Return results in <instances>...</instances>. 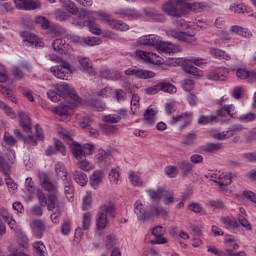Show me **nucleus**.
<instances>
[{
  "label": "nucleus",
  "instance_id": "44",
  "mask_svg": "<svg viewBox=\"0 0 256 256\" xmlns=\"http://www.w3.org/2000/svg\"><path fill=\"white\" fill-rule=\"evenodd\" d=\"M88 105H90V107H93L94 109H96V111H105V107L106 105L104 104L103 101L97 100V99H90L88 101Z\"/></svg>",
  "mask_w": 256,
  "mask_h": 256
},
{
  "label": "nucleus",
  "instance_id": "61",
  "mask_svg": "<svg viewBox=\"0 0 256 256\" xmlns=\"http://www.w3.org/2000/svg\"><path fill=\"white\" fill-rule=\"evenodd\" d=\"M95 146L93 145V143H86L83 145V153H84V157H86V155H92L93 153H95Z\"/></svg>",
  "mask_w": 256,
  "mask_h": 256
},
{
  "label": "nucleus",
  "instance_id": "20",
  "mask_svg": "<svg viewBox=\"0 0 256 256\" xmlns=\"http://www.w3.org/2000/svg\"><path fill=\"white\" fill-rule=\"evenodd\" d=\"M78 63L80 65L81 71L88 73L89 75H95V70H93V66L91 65V62L88 60V58L79 56Z\"/></svg>",
  "mask_w": 256,
  "mask_h": 256
},
{
  "label": "nucleus",
  "instance_id": "30",
  "mask_svg": "<svg viewBox=\"0 0 256 256\" xmlns=\"http://www.w3.org/2000/svg\"><path fill=\"white\" fill-rule=\"evenodd\" d=\"M73 178L75 182L80 185L81 187H85L87 185V182L89 181L87 179V174L83 172H79V170H75L73 173Z\"/></svg>",
  "mask_w": 256,
  "mask_h": 256
},
{
  "label": "nucleus",
  "instance_id": "62",
  "mask_svg": "<svg viewBox=\"0 0 256 256\" xmlns=\"http://www.w3.org/2000/svg\"><path fill=\"white\" fill-rule=\"evenodd\" d=\"M182 87L184 91H193V89L195 88V81L191 79H186L182 81Z\"/></svg>",
  "mask_w": 256,
  "mask_h": 256
},
{
  "label": "nucleus",
  "instance_id": "38",
  "mask_svg": "<svg viewBox=\"0 0 256 256\" xmlns=\"http://www.w3.org/2000/svg\"><path fill=\"white\" fill-rule=\"evenodd\" d=\"M188 210L198 215H207V211H205V209H203L197 202L190 203L188 205Z\"/></svg>",
  "mask_w": 256,
  "mask_h": 256
},
{
  "label": "nucleus",
  "instance_id": "1",
  "mask_svg": "<svg viewBox=\"0 0 256 256\" xmlns=\"http://www.w3.org/2000/svg\"><path fill=\"white\" fill-rule=\"evenodd\" d=\"M54 89L56 91L50 90L47 92L49 99L54 103L59 101L63 103L62 106L55 108V115H57L60 121H71V110L75 109L81 103V97L66 83L54 84Z\"/></svg>",
  "mask_w": 256,
  "mask_h": 256
},
{
  "label": "nucleus",
  "instance_id": "39",
  "mask_svg": "<svg viewBox=\"0 0 256 256\" xmlns=\"http://www.w3.org/2000/svg\"><path fill=\"white\" fill-rule=\"evenodd\" d=\"M183 71L184 73L193 75L194 77H201L203 75V72L195 66H183Z\"/></svg>",
  "mask_w": 256,
  "mask_h": 256
},
{
  "label": "nucleus",
  "instance_id": "47",
  "mask_svg": "<svg viewBox=\"0 0 256 256\" xmlns=\"http://www.w3.org/2000/svg\"><path fill=\"white\" fill-rule=\"evenodd\" d=\"M253 71H249L245 68H239L237 71H236V76L239 78V79H247V81H251V73Z\"/></svg>",
  "mask_w": 256,
  "mask_h": 256
},
{
  "label": "nucleus",
  "instance_id": "36",
  "mask_svg": "<svg viewBox=\"0 0 256 256\" xmlns=\"http://www.w3.org/2000/svg\"><path fill=\"white\" fill-rule=\"evenodd\" d=\"M221 149H223V143H208L204 146L203 151L205 153H215L221 151Z\"/></svg>",
  "mask_w": 256,
  "mask_h": 256
},
{
  "label": "nucleus",
  "instance_id": "34",
  "mask_svg": "<svg viewBox=\"0 0 256 256\" xmlns=\"http://www.w3.org/2000/svg\"><path fill=\"white\" fill-rule=\"evenodd\" d=\"M32 247L36 255L47 256V248L45 247V244H43V242L36 241L33 243Z\"/></svg>",
  "mask_w": 256,
  "mask_h": 256
},
{
  "label": "nucleus",
  "instance_id": "45",
  "mask_svg": "<svg viewBox=\"0 0 256 256\" xmlns=\"http://www.w3.org/2000/svg\"><path fill=\"white\" fill-rule=\"evenodd\" d=\"M101 129L106 135H115L119 133V128L115 125L102 124Z\"/></svg>",
  "mask_w": 256,
  "mask_h": 256
},
{
  "label": "nucleus",
  "instance_id": "37",
  "mask_svg": "<svg viewBox=\"0 0 256 256\" xmlns=\"http://www.w3.org/2000/svg\"><path fill=\"white\" fill-rule=\"evenodd\" d=\"M178 167L182 171L183 175L187 177V175L193 171L194 166L189 161H181L178 164Z\"/></svg>",
  "mask_w": 256,
  "mask_h": 256
},
{
  "label": "nucleus",
  "instance_id": "27",
  "mask_svg": "<svg viewBox=\"0 0 256 256\" xmlns=\"http://www.w3.org/2000/svg\"><path fill=\"white\" fill-rule=\"evenodd\" d=\"M187 10L190 9L191 11H195V13H203V11H209L211 9V6H209L205 2H200V3H193L189 4L187 3Z\"/></svg>",
  "mask_w": 256,
  "mask_h": 256
},
{
  "label": "nucleus",
  "instance_id": "42",
  "mask_svg": "<svg viewBox=\"0 0 256 256\" xmlns=\"http://www.w3.org/2000/svg\"><path fill=\"white\" fill-rule=\"evenodd\" d=\"M78 168L82 171H91L93 169V164L89 161H87L86 158L78 159L77 162Z\"/></svg>",
  "mask_w": 256,
  "mask_h": 256
},
{
  "label": "nucleus",
  "instance_id": "52",
  "mask_svg": "<svg viewBox=\"0 0 256 256\" xmlns=\"http://www.w3.org/2000/svg\"><path fill=\"white\" fill-rule=\"evenodd\" d=\"M86 27L89 28L90 33L94 35H101V28L97 27V23L95 21L86 22Z\"/></svg>",
  "mask_w": 256,
  "mask_h": 256
},
{
  "label": "nucleus",
  "instance_id": "54",
  "mask_svg": "<svg viewBox=\"0 0 256 256\" xmlns=\"http://www.w3.org/2000/svg\"><path fill=\"white\" fill-rule=\"evenodd\" d=\"M104 123H119L121 121V116L117 114H109L103 116Z\"/></svg>",
  "mask_w": 256,
  "mask_h": 256
},
{
  "label": "nucleus",
  "instance_id": "51",
  "mask_svg": "<svg viewBox=\"0 0 256 256\" xmlns=\"http://www.w3.org/2000/svg\"><path fill=\"white\" fill-rule=\"evenodd\" d=\"M55 15H56L57 21H68V19H71V15H69L67 12L61 9H56Z\"/></svg>",
  "mask_w": 256,
  "mask_h": 256
},
{
  "label": "nucleus",
  "instance_id": "43",
  "mask_svg": "<svg viewBox=\"0 0 256 256\" xmlns=\"http://www.w3.org/2000/svg\"><path fill=\"white\" fill-rule=\"evenodd\" d=\"M217 121V116L209 115L205 116L202 115L198 119V125H209V123H215Z\"/></svg>",
  "mask_w": 256,
  "mask_h": 256
},
{
  "label": "nucleus",
  "instance_id": "4",
  "mask_svg": "<svg viewBox=\"0 0 256 256\" xmlns=\"http://www.w3.org/2000/svg\"><path fill=\"white\" fill-rule=\"evenodd\" d=\"M50 60L54 61L55 63H62L59 66H52L50 68L53 76L57 77V79L68 81L69 77H71V64H69L67 61H62L61 57L57 56L56 54H51Z\"/></svg>",
  "mask_w": 256,
  "mask_h": 256
},
{
  "label": "nucleus",
  "instance_id": "21",
  "mask_svg": "<svg viewBox=\"0 0 256 256\" xmlns=\"http://www.w3.org/2000/svg\"><path fill=\"white\" fill-rule=\"evenodd\" d=\"M148 215H150L149 219H151V217H167V215H169V211H167V209L163 208L162 206L152 205L150 206Z\"/></svg>",
  "mask_w": 256,
  "mask_h": 256
},
{
  "label": "nucleus",
  "instance_id": "63",
  "mask_svg": "<svg viewBox=\"0 0 256 256\" xmlns=\"http://www.w3.org/2000/svg\"><path fill=\"white\" fill-rule=\"evenodd\" d=\"M86 45L93 47L94 45H101V38L99 37H88L84 39Z\"/></svg>",
  "mask_w": 256,
  "mask_h": 256
},
{
  "label": "nucleus",
  "instance_id": "35",
  "mask_svg": "<svg viewBox=\"0 0 256 256\" xmlns=\"http://www.w3.org/2000/svg\"><path fill=\"white\" fill-rule=\"evenodd\" d=\"M230 31H232V33H236V35H240V37H251L252 36L249 29L243 28L241 26H232L230 28Z\"/></svg>",
  "mask_w": 256,
  "mask_h": 256
},
{
  "label": "nucleus",
  "instance_id": "5",
  "mask_svg": "<svg viewBox=\"0 0 256 256\" xmlns=\"http://www.w3.org/2000/svg\"><path fill=\"white\" fill-rule=\"evenodd\" d=\"M107 215L115 217V204H103L100 206L96 216V227L99 231H103L107 227Z\"/></svg>",
  "mask_w": 256,
  "mask_h": 256
},
{
  "label": "nucleus",
  "instance_id": "55",
  "mask_svg": "<svg viewBox=\"0 0 256 256\" xmlns=\"http://www.w3.org/2000/svg\"><path fill=\"white\" fill-rule=\"evenodd\" d=\"M139 101V95L134 94L131 99V111L133 115H135V113H137V111L139 110Z\"/></svg>",
  "mask_w": 256,
  "mask_h": 256
},
{
  "label": "nucleus",
  "instance_id": "33",
  "mask_svg": "<svg viewBox=\"0 0 256 256\" xmlns=\"http://www.w3.org/2000/svg\"><path fill=\"white\" fill-rule=\"evenodd\" d=\"M52 47L54 49V51H58V53H65V50L67 49V43H65L64 39H56L54 40V42L52 43Z\"/></svg>",
  "mask_w": 256,
  "mask_h": 256
},
{
  "label": "nucleus",
  "instance_id": "41",
  "mask_svg": "<svg viewBox=\"0 0 256 256\" xmlns=\"http://www.w3.org/2000/svg\"><path fill=\"white\" fill-rule=\"evenodd\" d=\"M155 110L153 108H148L144 113V119L148 125H153L155 123Z\"/></svg>",
  "mask_w": 256,
  "mask_h": 256
},
{
  "label": "nucleus",
  "instance_id": "32",
  "mask_svg": "<svg viewBox=\"0 0 256 256\" xmlns=\"http://www.w3.org/2000/svg\"><path fill=\"white\" fill-rule=\"evenodd\" d=\"M63 181H64V193L67 199L71 201V199H73V193L75 192V188L73 187V182H71V180L67 178Z\"/></svg>",
  "mask_w": 256,
  "mask_h": 256
},
{
  "label": "nucleus",
  "instance_id": "24",
  "mask_svg": "<svg viewBox=\"0 0 256 256\" xmlns=\"http://www.w3.org/2000/svg\"><path fill=\"white\" fill-rule=\"evenodd\" d=\"M14 135H15V137H17V139H19L20 141H24V142L27 143L28 145H31V147L37 146V139H36L35 136H33V135H28L27 138H24V137H23V134L21 133V130H19V129H15V130H14Z\"/></svg>",
  "mask_w": 256,
  "mask_h": 256
},
{
  "label": "nucleus",
  "instance_id": "16",
  "mask_svg": "<svg viewBox=\"0 0 256 256\" xmlns=\"http://www.w3.org/2000/svg\"><path fill=\"white\" fill-rule=\"evenodd\" d=\"M22 37L26 43L31 45V47H43V42H41V39H39V37L33 33L24 32Z\"/></svg>",
  "mask_w": 256,
  "mask_h": 256
},
{
  "label": "nucleus",
  "instance_id": "50",
  "mask_svg": "<svg viewBox=\"0 0 256 256\" xmlns=\"http://www.w3.org/2000/svg\"><path fill=\"white\" fill-rule=\"evenodd\" d=\"M109 157H111V152L105 151V150H99L98 154L96 155V159L98 163H103V161H107Z\"/></svg>",
  "mask_w": 256,
  "mask_h": 256
},
{
  "label": "nucleus",
  "instance_id": "28",
  "mask_svg": "<svg viewBox=\"0 0 256 256\" xmlns=\"http://www.w3.org/2000/svg\"><path fill=\"white\" fill-rule=\"evenodd\" d=\"M82 13L84 15V17H91V15H97L100 19V21H103V23H109V21L111 20V16H109V14L105 13V12H91V11H87V10H82Z\"/></svg>",
  "mask_w": 256,
  "mask_h": 256
},
{
  "label": "nucleus",
  "instance_id": "8",
  "mask_svg": "<svg viewBox=\"0 0 256 256\" xmlns=\"http://www.w3.org/2000/svg\"><path fill=\"white\" fill-rule=\"evenodd\" d=\"M16 9H21L22 11H35L41 7V2L39 0H13Z\"/></svg>",
  "mask_w": 256,
  "mask_h": 256
},
{
  "label": "nucleus",
  "instance_id": "40",
  "mask_svg": "<svg viewBox=\"0 0 256 256\" xmlns=\"http://www.w3.org/2000/svg\"><path fill=\"white\" fill-rule=\"evenodd\" d=\"M160 91L164 93H177V87L169 82H160Z\"/></svg>",
  "mask_w": 256,
  "mask_h": 256
},
{
  "label": "nucleus",
  "instance_id": "6",
  "mask_svg": "<svg viewBox=\"0 0 256 256\" xmlns=\"http://www.w3.org/2000/svg\"><path fill=\"white\" fill-rule=\"evenodd\" d=\"M39 179L41 187L44 189V191H47L48 193H59V184H57V182H52L47 173L40 172Z\"/></svg>",
  "mask_w": 256,
  "mask_h": 256
},
{
  "label": "nucleus",
  "instance_id": "46",
  "mask_svg": "<svg viewBox=\"0 0 256 256\" xmlns=\"http://www.w3.org/2000/svg\"><path fill=\"white\" fill-rule=\"evenodd\" d=\"M55 171L58 177H61L62 181L67 179V172L65 171V166L61 162H57L55 165Z\"/></svg>",
  "mask_w": 256,
  "mask_h": 256
},
{
  "label": "nucleus",
  "instance_id": "2",
  "mask_svg": "<svg viewBox=\"0 0 256 256\" xmlns=\"http://www.w3.org/2000/svg\"><path fill=\"white\" fill-rule=\"evenodd\" d=\"M138 45H146L147 47H155L159 53H181V46H177L171 42L162 41L157 35H145L138 39Z\"/></svg>",
  "mask_w": 256,
  "mask_h": 256
},
{
  "label": "nucleus",
  "instance_id": "57",
  "mask_svg": "<svg viewBox=\"0 0 256 256\" xmlns=\"http://www.w3.org/2000/svg\"><path fill=\"white\" fill-rule=\"evenodd\" d=\"M129 179H130L132 185H134L136 187H141V185H143V181L141 180V178L139 176H137V174H135V172H130Z\"/></svg>",
  "mask_w": 256,
  "mask_h": 256
},
{
  "label": "nucleus",
  "instance_id": "14",
  "mask_svg": "<svg viewBox=\"0 0 256 256\" xmlns=\"http://www.w3.org/2000/svg\"><path fill=\"white\" fill-rule=\"evenodd\" d=\"M134 213L137 215L139 221H149V211L143 208V203H141V200H137L134 203Z\"/></svg>",
  "mask_w": 256,
  "mask_h": 256
},
{
  "label": "nucleus",
  "instance_id": "15",
  "mask_svg": "<svg viewBox=\"0 0 256 256\" xmlns=\"http://www.w3.org/2000/svg\"><path fill=\"white\" fill-rule=\"evenodd\" d=\"M233 177H235V174L228 173L226 175H219L218 177H215L213 181L219 185L220 189H225V187L231 185Z\"/></svg>",
  "mask_w": 256,
  "mask_h": 256
},
{
  "label": "nucleus",
  "instance_id": "25",
  "mask_svg": "<svg viewBox=\"0 0 256 256\" xmlns=\"http://www.w3.org/2000/svg\"><path fill=\"white\" fill-rule=\"evenodd\" d=\"M188 114H182L178 116H174L172 120L170 121V125H176V123H179V121H184V124L180 126V131H183L185 127H188V125H191V117L187 118Z\"/></svg>",
  "mask_w": 256,
  "mask_h": 256
},
{
  "label": "nucleus",
  "instance_id": "7",
  "mask_svg": "<svg viewBox=\"0 0 256 256\" xmlns=\"http://www.w3.org/2000/svg\"><path fill=\"white\" fill-rule=\"evenodd\" d=\"M60 137H62V139H64V141H66L70 145L72 155L75 157V159H77V161L79 159H85V155L83 152V148L81 147V144L77 142H72L71 136L65 133H60Z\"/></svg>",
  "mask_w": 256,
  "mask_h": 256
},
{
  "label": "nucleus",
  "instance_id": "17",
  "mask_svg": "<svg viewBox=\"0 0 256 256\" xmlns=\"http://www.w3.org/2000/svg\"><path fill=\"white\" fill-rule=\"evenodd\" d=\"M105 178V173L103 170H96L90 176V185L93 189H97L101 183H103V179Z\"/></svg>",
  "mask_w": 256,
  "mask_h": 256
},
{
  "label": "nucleus",
  "instance_id": "19",
  "mask_svg": "<svg viewBox=\"0 0 256 256\" xmlns=\"http://www.w3.org/2000/svg\"><path fill=\"white\" fill-rule=\"evenodd\" d=\"M15 236L20 249H29V237L23 230H16Z\"/></svg>",
  "mask_w": 256,
  "mask_h": 256
},
{
  "label": "nucleus",
  "instance_id": "49",
  "mask_svg": "<svg viewBox=\"0 0 256 256\" xmlns=\"http://www.w3.org/2000/svg\"><path fill=\"white\" fill-rule=\"evenodd\" d=\"M82 227L84 231H89V228L91 227V212H87L83 215Z\"/></svg>",
  "mask_w": 256,
  "mask_h": 256
},
{
  "label": "nucleus",
  "instance_id": "18",
  "mask_svg": "<svg viewBox=\"0 0 256 256\" xmlns=\"http://www.w3.org/2000/svg\"><path fill=\"white\" fill-rule=\"evenodd\" d=\"M19 123L25 133H31V118L25 112L18 113Z\"/></svg>",
  "mask_w": 256,
  "mask_h": 256
},
{
  "label": "nucleus",
  "instance_id": "3",
  "mask_svg": "<svg viewBox=\"0 0 256 256\" xmlns=\"http://www.w3.org/2000/svg\"><path fill=\"white\" fill-rule=\"evenodd\" d=\"M189 5L183 0H168L162 5V10L170 17L180 18L187 13Z\"/></svg>",
  "mask_w": 256,
  "mask_h": 256
},
{
  "label": "nucleus",
  "instance_id": "31",
  "mask_svg": "<svg viewBox=\"0 0 256 256\" xmlns=\"http://www.w3.org/2000/svg\"><path fill=\"white\" fill-rule=\"evenodd\" d=\"M220 222L223 223L226 229L235 230L239 227V222L235 219H231L229 217H222L220 218Z\"/></svg>",
  "mask_w": 256,
  "mask_h": 256
},
{
  "label": "nucleus",
  "instance_id": "29",
  "mask_svg": "<svg viewBox=\"0 0 256 256\" xmlns=\"http://www.w3.org/2000/svg\"><path fill=\"white\" fill-rule=\"evenodd\" d=\"M150 199L152 201H159L160 199H163V195L165 193V190L161 187H158L156 190L155 189H148L146 191Z\"/></svg>",
  "mask_w": 256,
  "mask_h": 256
},
{
  "label": "nucleus",
  "instance_id": "59",
  "mask_svg": "<svg viewBox=\"0 0 256 256\" xmlns=\"http://www.w3.org/2000/svg\"><path fill=\"white\" fill-rule=\"evenodd\" d=\"M83 211L91 209V192H87L82 202Z\"/></svg>",
  "mask_w": 256,
  "mask_h": 256
},
{
  "label": "nucleus",
  "instance_id": "22",
  "mask_svg": "<svg viewBox=\"0 0 256 256\" xmlns=\"http://www.w3.org/2000/svg\"><path fill=\"white\" fill-rule=\"evenodd\" d=\"M100 77L109 81H117L121 79V73L117 70L105 69L100 72Z\"/></svg>",
  "mask_w": 256,
  "mask_h": 256
},
{
  "label": "nucleus",
  "instance_id": "10",
  "mask_svg": "<svg viewBox=\"0 0 256 256\" xmlns=\"http://www.w3.org/2000/svg\"><path fill=\"white\" fill-rule=\"evenodd\" d=\"M125 75H133L134 77H137V79H153V77H155V72L139 68H128L125 71Z\"/></svg>",
  "mask_w": 256,
  "mask_h": 256
},
{
  "label": "nucleus",
  "instance_id": "12",
  "mask_svg": "<svg viewBox=\"0 0 256 256\" xmlns=\"http://www.w3.org/2000/svg\"><path fill=\"white\" fill-rule=\"evenodd\" d=\"M227 75H229V69L218 68L211 71L206 77L209 79V81H225V79H227Z\"/></svg>",
  "mask_w": 256,
  "mask_h": 256
},
{
  "label": "nucleus",
  "instance_id": "56",
  "mask_svg": "<svg viewBox=\"0 0 256 256\" xmlns=\"http://www.w3.org/2000/svg\"><path fill=\"white\" fill-rule=\"evenodd\" d=\"M35 23L40 25L41 29H48L49 28V19L44 16H37L35 18Z\"/></svg>",
  "mask_w": 256,
  "mask_h": 256
},
{
  "label": "nucleus",
  "instance_id": "53",
  "mask_svg": "<svg viewBox=\"0 0 256 256\" xmlns=\"http://www.w3.org/2000/svg\"><path fill=\"white\" fill-rule=\"evenodd\" d=\"M36 197L39 201L40 207H47L48 197H47V195H45V193L43 191L38 190L36 193Z\"/></svg>",
  "mask_w": 256,
  "mask_h": 256
},
{
  "label": "nucleus",
  "instance_id": "11",
  "mask_svg": "<svg viewBox=\"0 0 256 256\" xmlns=\"http://www.w3.org/2000/svg\"><path fill=\"white\" fill-rule=\"evenodd\" d=\"M30 228L32 230L33 235L36 237V239H43V235L45 233V230L47 229L45 227V222L41 219H34L30 222Z\"/></svg>",
  "mask_w": 256,
  "mask_h": 256
},
{
  "label": "nucleus",
  "instance_id": "60",
  "mask_svg": "<svg viewBox=\"0 0 256 256\" xmlns=\"http://www.w3.org/2000/svg\"><path fill=\"white\" fill-rule=\"evenodd\" d=\"M163 197L165 205H171L175 202V194L171 191L165 190Z\"/></svg>",
  "mask_w": 256,
  "mask_h": 256
},
{
  "label": "nucleus",
  "instance_id": "48",
  "mask_svg": "<svg viewBox=\"0 0 256 256\" xmlns=\"http://www.w3.org/2000/svg\"><path fill=\"white\" fill-rule=\"evenodd\" d=\"M110 183L113 185H117L119 181L121 180V173H119V170L112 169L109 174Z\"/></svg>",
  "mask_w": 256,
  "mask_h": 256
},
{
  "label": "nucleus",
  "instance_id": "64",
  "mask_svg": "<svg viewBox=\"0 0 256 256\" xmlns=\"http://www.w3.org/2000/svg\"><path fill=\"white\" fill-rule=\"evenodd\" d=\"M60 230L62 235H69V233H71V221L69 220L64 221L63 224L61 225Z\"/></svg>",
  "mask_w": 256,
  "mask_h": 256
},
{
  "label": "nucleus",
  "instance_id": "9",
  "mask_svg": "<svg viewBox=\"0 0 256 256\" xmlns=\"http://www.w3.org/2000/svg\"><path fill=\"white\" fill-rule=\"evenodd\" d=\"M136 55L146 61V63H150V65H161L163 63V58L158 56L155 53L145 52L143 50H137Z\"/></svg>",
  "mask_w": 256,
  "mask_h": 256
},
{
  "label": "nucleus",
  "instance_id": "26",
  "mask_svg": "<svg viewBox=\"0 0 256 256\" xmlns=\"http://www.w3.org/2000/svg\"><path fill=\"white\" fill-rule=\"evenodd\" d=\"M209 53L210 55H212V57H215V59H224V61H231V55L221 49L212 47L209 49Z\"/></svg>",
  "mask_w": 256,
  "mask_h": 256
},
{
  "label": "nucleus",
  "instance_id": "13",
  "mask_svg": "<svg viewBox=\"0 0 256 256\" xmlns=\"http://www.w3.org/2000/svg\"><path fill=\"white\" fill-rule=\"evenodd\" d=\"M173 37L186 45H197V37L185 32H175Z\"/></svg>",
  "mask_w": 256,
  "mask_h": 256
},
{
  "label": "nucleus",
  "instance_id": "58",
  "mask_svg": "<svg viewBox=\"0 0 256 256\" xmlns=\"http://www.w3.org/2000/svg\"><path fill=\"white\" fill-rule=\"evenodd\" d=\"M209 205L210 207L220 209L221 211L227 209V206H225V203L222 200H210Z\"/></svg>",
  "mask_w": 256,
  "mask_h": 256
},
{
  "label": "nucleus",
  "instance_id": "23",
  "mask_svg": "<svg viewBox=\"0 0 256 256\" xmlns=\"http://www.w3.org/2000/svg\"><path fill=\"white\" fill-rule=\"evenodd\" d=\"M48 200L46 207L48 211H55L57 209L58 200H59V192L49 193L47 194Z\"/></svg>",
  "mask_w": 256,
  "mask_h": 256
}]
</instances>
